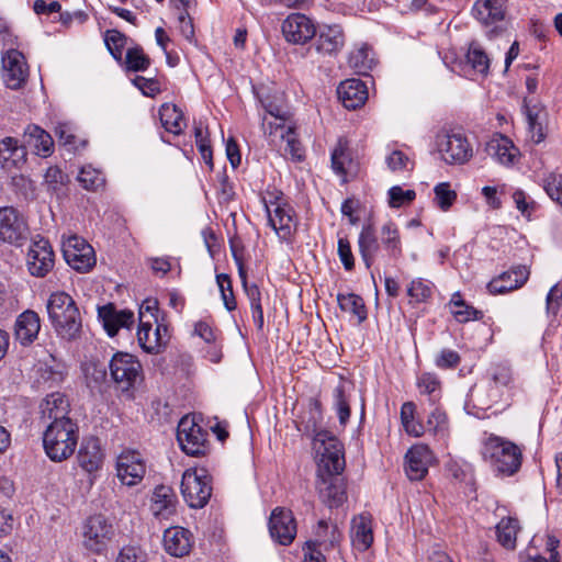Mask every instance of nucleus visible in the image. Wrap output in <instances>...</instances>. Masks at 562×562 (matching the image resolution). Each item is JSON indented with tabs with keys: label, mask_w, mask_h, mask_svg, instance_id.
<instances>
[{
	"label": "nucleus",
	"mask_w": 562,
	"mask_h": 562,
	"mask_svg": "<svg viewBox=\"0 0 562 562\" xmlns=\"http://www.w3.org/2000/svg\"><path fill=\"white\" fill-rule=\"evenodd\" d=\"M63 403L64 398L58 393L47 397V405L53 404L49 417L54 420L44 432L43 443L46 454L55 462L66 460L70 454V418L59 415V405Z\"/></svg>",
	"instance_id": "1"
},
{
	"label": "nucleus",
	"mask_w": 562,
	"mask_h": 562,
	"mask_svg": "<svg viewBox=\"0 0 562 562\" xmlns=\"http://www.w3.org/2000/svg\"><path fill=\"white\" fill-rule=\"evenodd\" d=\"M314 449L318 459V474L335 475L344 471L346 462L342 443L329 431L319 430L313 425Z\"/></svg>",
	"instance_id": "2"
},
{
	"label": "nucleus",
	"mask_w": 562,
	"mask_h": 562,
	"mask_svg": "<svg viewBox=\"0 0 562 562\" xmlns=\"http://www.w3.org/2000/svg\"><path fill=\"white\" fill-rule=\"evenodd\" d=\"M482 454L496 471L506 475H513L521 465L520 448L502 437L490 436L484 442Z\"/></svg>",
	"instance_id": "3"
},
{
	"label": "nucleus",
	"mask_w": 562,
	"mask_h": 562,
	"mask_svg": "<svg viewBox=\"0 0 562 562\" xmlns=\"http://www.w3.org/2000/svg\"><path fill=\"white\" fill-rule=\"evenodd\" d=\"M109 370L116 390L128 394L140 383L143 378L140 362L127 352H115L109 362Z\"/></svg>",
	"instance_id": "4"
},
{
	"label": "nucleus",
	"mask_w": 562,
	"mask_h": 562,
	"mask_svg": "<svg viewBox=\"0 0 562 562\" xmlns=\"http://www.w3.org/2000/svg\"><path fill=\"white\" fill-rule=\"evenodd\" d=\"M181 494L190 507H204L212 495L210 476L204 470L201 473L193 469L186 470L181 480Z\"/></svg>",
	"instance_id": "5"
},
{
	"label": "nucleus",
	"mask_w": 562,
	"mask_h": 562,
	"mask_svg": "<svg viewBox=\"0 0 562 562\" xmlns=\"http://www.w3.org/2000/svg\"><path fill=\"white\" fill-rule=\"evenodd\" d=\"M83 544L93 552H102L115 537L113 522L97 514L88 517L82 525Z\"/></svg>",
	"instance_id": "6"
},
{
	"label": "nucleus",
	"mask_w": 562,
	"mask_h": 562,
	"mask_svg": "<svg viewBox=\"0 0 562 562\" xmlns=\"http://www.w3.org/2000/svg\"><path fill=\"white\" fill-rule=\"evenodd\" d=\"M29 236V226L23 215L13 206L0 207V240L21 246Z\"/></svg>",
	"instance_id": "7"
},
{
	"label": "nucleus",
	"mask_w": 562,
	"mask_h": 562,
	"mask_svg": "<svg viewBox=\"0 0 562 562\" xmlns=\"http://www.w3.org/2000/svg\"><path fill=\"white\" fill-rule=\"evenodd\" d=\"M437 146L442 159L450 165L465 164L473 155L467 137L459 133L438 135Z\"/></svg>",
	"instance_id": "8"
},
{
	"label": "nucleus",
	"mask_w": 562,
	"mask_h": 562,
	"mask_svg": "<svg viewBox=\"0 0 562 562\" xmlns=\"http://www.w3.org/2000/svg\"><path fill=\"white\" fill-rule=\"evenodd\" d=\"M207 434L193 419L184 416L177 429V439L183 452L198 457L204 453Z\"/></svg>",
	"instance_id": "9"
},
{
	"label": "nucleus",
	"mask_w": 562,
	"mask_h": 562,
	"mask_svg": "<svg viewBox=\"0 0 562 562\" xmlns=\"http://www.w3.org/2000/svg\"><path fill=\"white\" fill-rule=\"evenodd\" d=\"M146 473V464L136 450H124L116 460V475L122 484L135 486L142 482Z\"/></svg>",
	"instance_id": "10"
},
{
	"label": "nucleus",
	"mask_w": 562,
	"mask_h": 562,
	"mask_svg": "<svg viewBox=\"0 0 562 562\" xmlns=\"http://www.w3.org/2000/svg\"><path fill=\"white\" fill-rule=\"evenodd\" d=\"M26 266L34 277H45L54 267V252L49 241L43 237L34 239L30 245Z\"/></svg>",
	"instance_id": "11"
},
{
	"label": "nucleus",
	"mask_w": 562,
	"mask_h": 562,
	"mask_svg": "<svg viewBox=\"0 0 562 562\" xmlns=\"http://www.w3.org/2000/svg\"><path fill=\"white\" fill-rule=\"evenodd\" d=\"M282 34L286 42L303 45L316 35L314 22L302 13H292L282 22Z\"/></svg>",
	"instance_id": "12"
},
{
	"label": "nucleus",
	"mask_w": 562,
	"mask_h": 562,
	"mask_svg": "<svg viewBox=\"0 0 562 562\" xmlns=\"http://www.w3.org/2000/svg\"><path fill=\"white\" fill-rule=\"evenodd\" d=\"M29 68L24 56L16 49L8 50L2 57V79L10 89H20L26 81Z\"/></svg>",
	"instance_id": "13"
},
{
	"label": "nucleus",
	"mask_w": 562,
	"mask_h": 562,
	"mask_svg": "<svg viewBox=\"0 0 562 562\" xmlns=\"http://www.w3.org/2000/svg\"><path fill=\"white\" fill-rule=\"evenodd\" d=\"M269 532L273 540L282 546H289L296 535V522L291 510L277 507L269 519Z\"/></svg>",
	"instance_id": "14"
},
{
	"label": "nucleus",
	"mask_w": 562,
	"mask_h": 562,
	"mask_svg": "<svg viewBox=\"0 0 562 562\" xmlns=\"http://www.w3.org/2000/svg\"><path fill=\"white\" fill-rule=\"evenodd\" d=\"M49 321L59 335H65L70 329V295L66 292L53 293L47 302Z\"/></svg>",
	"instance_id": "15"
},
{
	"label": "nucleus",
	"mask_w": 562,
	"mask_h": 562,
	"mask_svg": "<svg viewBox=\"0 0 562 562\" xmlns=\"http://www.w3.org/2000/svg\"><path fill=\"white\" fill-rule=\"evenodd\" d=\"M529 276V268L519 265L492 279L487 284V289L492 294H504L520 289L528 281Z\"/></svg>",
	"instance_id": "16"
},
{
	"label": "nucleus",
	"mask_w": 562,
	"mask_h": 562,
	"mask_svg": "<svg viewBox=\"0 0 562 562\" xmlns=\"http://www.w3.org/2000/svg\"><path fill=\"white\" fill-rule=\"evenodd\" d=\"M317 491L323 503L330 508L339 507L347 499L346 485L340 476L318 474Z\"/></svg>",
	"instance_id": "17"
},
{
	"label": "nucleus",
	"mask_w": 562,
	"mask_h": 562,
	"mask_svg": "<svg viewBox=\"0 0 562 562\" xmlns=\"http://www.w3.org/2000/svg\"><path fill=\"white\" fill-rule=\"evenodd\" d=\"M26 156L25 146L16 138L7 136L0 140V167L3 170L21 168L26 162Z\"/></svg>",
	"instance_id": "18"
},
{
	"label": "nucleus",
	"mask_w": 562,
	"mask_h": 562,
	"mask_svg": "<svg viewBox=\"0 0 562 562\" xmlns=\"http://www.w3.org/2000/svg\"><path fill=\"white\" fill-rule=\"evenodd\" d=\"M23 145L25 149L30 148L35 155L44 158L50 156L54 149L50 134L35 124H30L24 130Z\"/></svg>",
	"instance_id": "19"
},
{
	"label": "nucleus",
	"mask_w": 562,
	"mask_h": 562,
	"mask_svg": "<svg viewBox=\"0 0 562 562\" xmlns=\"http://www.w3.org/2000/svg\"><path fill=\"white\" fill-rule=\"evenodd\" d=\"M167 327L157 325L151 329L150 321L142 322L137 330V340L139 346L147 353H158L167 344Z\"/></svg>",
	"instance_id": "20"
},
{
	"label": "nucleus",
	"mask_w": 562,
	"mask_h": 562,
	"mask_svg": "<svg viewBox=\"0 0 562 562\" xmlns=\"http://www.w3.org/2000/svg\"><path fill=\"white\" fill-rule=\"evenodd\" d=\"M405 471L409 480L419 481L428 472V465L431 459V452L427 446L416 445L412 447L406 456Z\"/></svg>",
	"instance_id": "21"
},
{
	"label": "nucleus",
	"mask_w": 562,
	"mask_h": 562,
	"mask_svg": "<svg viewBox=\"0 0 562 562\" xmlns=\"http://www.w3.org/2000/svg\"><path fill=\"white\" fill-rule=\"evenodd\" d=\"M337 94L342 105L349 110H356L368 100L367 86L360 79H347L337 88Z\"/></svg>",
	"instance_id": "22"
},
{
	"label": "nucleus",
	"mask_w": 562,
	"mask_h": 562,
	"mask_svg": "<svg viewBox=\"0 0 562 562\" xmlns=\"http://www.w3.org/2000/svg\"><path fill=\"white\" fill-rule=\"evenodd\" d=\"M99 318L102 321L103 327L109 336L116 335L120 328L130 326L134 323V314L132 311H117L113 304H106L99 307Z\"/></svg>",
	"instance_id": "23"
},
{
	"label": "nucleus",
	"mask_w": 562,
	"mask_h": 562,
	"mask_svg": "<svg viewBox=\"0 0 562 562\" xmlns=\"http://www.w3.org/2000/svg\"><path fill=\"white\" fill-rule=\"evenodd\" d=\"M41 329V318L38 314L32 310L21 313L14 325L15 339L23 346L34 342Z\"/></svg>",
	"instance_id": "24"
},
{
	"label": "nucleus",
	"mask_w": 562,
	"mask_h": 562,
	"mask_svg": "<svg viewBox=\"0 0 562 562\" xmlns=\"http://www.w3.org/2000/svg\"><path fill=\"white\" fill-rule=\"evenodd\" d=\"M97 263L93 247L83 238L72 235V270L87 273Z\"/></svg>",
	"instance_id": "25"
},
{
	"label": "nucleus",
	"mask_w": 562,
	"mask_h": 562,
	"mask_svg": "<svg viewBox=\"0 0 562 562\" xmlns=\"http://www.w3.org/2000/svg\"><path fill=\"white\" fill-rule=\"evenodd\" d=\"M274 209L271 210L266 205L268 213V222L276 231L280 238L286 239L290 237L293 226V210L286 204L273 203Z\"/></svg>",
	"instance_id": "26"
},
{
	"label": "nucleus",
	"mask_w": 562,
	"mask_h": 562,
	"mask_svg": "<svg viewBox=\"0 0 562 562\" xmlns=\"http://www.w3.org/2000/svg\"><path fill=\"white\" fill-rule=\"evenodd\" d=\"M164 547L173 557H183L192 547L191 533L182 527L168 528L164 533Z\"/></svg>",
	"instance_id": "27"
},
{
	"label": "nucleus",
	"mask_w": 562,
	"mask_h": 562,
	"mask_svg": "<svg viewBox=\"0 0 562 562\" xmlns=\"http://www.w3.org/2000/svg\"><path fill=\"white\" fill-rule=\"evenodd\" d=\"M150 510L157 518L167 519L176 512V495L171 487L157 486L151 496Z\"/></svg>",
	"instance_id": "28"
},
{
	"label": "nucleus",
	"mask_w": 562,
	"mask_h": 562,
	"mask_svg": "<svg viewBox=\"0 0 562 562\" xmlns=\"http://www.w3.org/2000/svg\"><path fill=\"white\" fill-rule=\"evenodd\" d=\"M344 31L339 25H325L316 40V50L322 54H336L344 46Z\"/></svg>",
	"instance_id": "29"
},
{
	"label": "nucleus",
	"mask_w": 562,
	"mask_h": 562,
	"mask_svg": "<svg viewBox=\"0 0 562 562\" xmlns=\"http://www.w3.org/2000/svg\"><path fill=\"white\" fill-rule=\"evenodd\" d=\"M485 151L499 164L510 165L514 161L517 149L508 137L496 134L486 143Z\"/></svg>",
	"instance_id": "30"
},
{
	"label": "nucleus",
	"mask_w": 562,
	"mask_h": 562,
	"mask_svg": "<svg viewBox=\"0 0 562 562\" xmlns=\"http://www.w3.org/2000/svg\"><path fill=\"white\" fill-rule=\"evenodd\" d=\"M524 109L526 111L531 138L536 144H539L546 137L544 125L548 115L546 108L540 103L530 105L528 99L525 98Z\"/></svg>",
	"instance_id": "31"
},
{
	"label": "nucleus",
	"mask_w": 562,
	"mask_h": 562,
	"mask_svg": "<svg viewBox=\"0 0 562 562\" xmlns=\"http://www.w3.org/2000/svg\"><path fill=\"white\" fill-rule=\"evenodd\" d=\"M351 540L359 551L368 550L373 542L371 517L361 514L351 521Z\"/></svg>",
	"instance_id": "32"
},
{
	"label": "nucleus",
	"mask_w": 562,
	"mask_h": 562,
	"mask_svg": "<svg viewBox=\"0 0 562 562\" xmlns=\"http://www.w3.org/2000/svg\"><path fill=\"white\" fill-rule=\"evenodd\" d=\"M473 13L484 25L502 21L505 16V0H476Z\"/></svg>",
	"instance_id": "33"
},
{
	"label": "nucleus",
	"mask_w": 562,
	"mask_h": 562,
	"mask_svg": "<svg viewBox=\"0 0 562 562\" xmlns=\"http://www.w3.org/2000/svg\"><path fill=\"white\" fill-rule=\"evenodd\" d=\"M315 540L306 542L307 549L324 547L325 550L335 548L340 539L341 532L336 524L329 525L326 520L318 521L315 530Z\"/></svg>",
	"instance_id": "34"
},
{
	"label": "nucleus",
	"mask_w": 562,
	"mask_h": 562,
	"mask_svg": "<svg viewBox=\"0 0 562 562\" xmlns=\"http://www.w3.org/2000/svg\"><path fill=\"white\" fill-rule=\"evenodd\" d=\"M358 248L366 267L368 269L371 268L380 249L372 225H364L362 227L358 238Z\"/></svg>",
	"instance_id": "35"
},
{
	"label": "nucleus",
	"mask_w": 562,
	"mask_h": 562,
	"mask_svg": "<svg viewBox=\"0 0 562 562\" xmlns=\"http://www.w3.org/2000/svg\"><path fill=\"white\" fill-rule=\"evenodd\" d=\"M78 462L88 473L99 469L102 462V452L98 439L90 438L81 446L78 452Z\"/></svg>",
	"instance_id": "36"
},
{
	"label": "nucleus",
	"mask_w": 562,
	"mask_h": 562,
	"mask_svg": "<svg viewBox=\"0 0 562 562\" xmlns=\"http://www.w3.org/2000/svg\"><path fill=\"white\" fill-rule=\"evenodd\" d=\"M518 530L517 519L512 517L503 518L496 526L498 542L506 549H515Z\"/></svg>",
	"instance_id": "37"
},
{
	"label": "nucleus",
	"mask_w": 562,
	"mask_h": 562,
	"mask_svg": "<svg viewBox=\"0 0 562 562\" xmlns=\"http://www.w3.org/2000/svg\"><path fill=\"white\" fill-rule=\"evenodd\" d=\"M269 133H278L280 132V137L286 143L285 151L289 153L292 158L296 160H301L303 158V150L300 142L295 137V132L292 126H285L283 124H278L276 131H273V124L269 123Z\"/></svg>",
	"instance_id": "38"
},
{
	"label": "nucleus",
	"mask_w": 562,
	"mask_h": 562,
	"mask_svg": "<svg viewBox=\"0 0 562 562\" xmlns=\"http://www.w3.org/2000/svg\"><path fill=\"white\" fill-rule=\"evenodd\" d=\"M80 368L88 386L101 384L106 379V367L95 358L82 361Z\"/></svg>",
	"instance_id": "39"
},
{
	"label": "nucleus",
	"mask_w": 562,
	"mask_h": 562,
	"mask_svg": "<svg viewBox=\"0 0 562 562\" xmlns=\"http://www.w3.org/2000/svg\"><path fill=\"white\" fill-rule=\"evenodd\" d=\"M160 121L166 131L180 134L182 132V112L175 104H164L159 110Z\"/></svg>",
	"instance_id": "40"
},
{
	"label": "nucleus",
	"mask_w": 562,
	"mask_h": 562,
	"mask_svg": "<svg viewBox=\"0 0 562 562\" xmlns=\"http://www.w3.org/2000/svg\"><path fill=\"white\" fill-rule=\"evenodd\" d=\"M337 301L339 307L347 313H351L358 317L359 322H362L367 317L364 302L361 296L349 293V294H338Z\"/></svg>",
	"instance_id": "41"
},
{
	"label": "nucleus",
	"mask_w": 562,
	"mask_h": 562,
	"mask_svg": "<svg viewBox=\"0 0 562 562\" xmlns=\"http://www.w3.org/2000/svg\"><path fill=\"white\" fill-rule=\"evenodd\" d=\"M347 142L344 139H339L337 146L331 153V167L333 170L339 175L346 177L348 175L347 165H351V159L347 154Z\"/></svg>",
	"instance_id": "42"
},
{
	"label": "nucleus",
	"mask_w": 562,
	"mask_h": 562,
	"mask_svg": "<svg viewBox=\"0 0 562 562\" xmlns=\"http://www.w3.org/2000/svg\"><path fill=\"white\" fill-rule=\"evenodd\" d=\"M125 65L127 70L144 71L149 67L150 58L142 47L128 48L125 55Z\"/></svg>",
	"instance_id": "43"
},
{
	"label": "nucleus",
	"mask_w": 562,
	"mask_h": 562,
	"mask_svg": "<svg viewBox=\"0 0 562 562\" xmlns=\"http://www.w3.org/2000/svg\"><path fill=\"white\" fill-rule=\"evenodd\" d=\"M382 244L390 252V256L397 257L401 254L400 234L396 226L387 223L381 228Z\"/></svg>",
	"instance_id": "44"
},
{
	"label": "nucleus",
	"mask_w": 562,
	"mask_h": 562,
	"mask_svg": "<svg viewBox=\"0 0 562 562\" xmlns=\"http://www.w3.org/2000/svg\"><path fill=\"white\" fill-rule=\"evenodd\" d=\"M77 180L83 189L91 191H95L104 184L102 173L90 166L83 167L80 170Z\"/></svg>",
	"instance_id": "45"
},
{
	"label": "nucleus",
	"mask_w": 562,
	"mask_h": 562,
	"mask_svg": "<svg viewBox=\"0 0 562 562\" xmlns=\"http://www.w3.org/2000/svg\"><path fill=\"white\" fill-rule=\"evenodd\" d=\"M415 404L413 402H406L401 408V420L405 431L415 437L422 435L423 426L414 420Z\"/></svg>",
	"instance_id": "46"
},
{
	"label": "nucleus",
	"mask_w": 562,
	"mask_h": 562,
	"mask_svg": "<svg viewBox=\"0 0 562 562\" xmlns=\"http://www.w3.org/2000/svg\"><path fill=\"white\" fill-rule=\"evenodd\" d=\"M104 43L110 54L116 60H121L126 36L117 30H108L104 34Z\"/></svg>",
	"instance_id": "47"
},
{
	"label": "nucleus",
	"mask_w": 562,
	"mask_h": 562,
	"mask_svg": "<svg viewBox=\"0 0 562 562\" xmlns=\"http://www.w3.org/2000/svg\"><path fill=\"white\" fill-rule=\"evenodd\" d=\"M467 58L474 70L483 75L487 74L490 68V58L480 46L472 44L468 50Z\"/></svg>",
	"instance_id": "48"
},
{
	"label": "nucleus",
	"mask_w": 562,
	"mask_h": 562,
	"mask_svg": "<svg viewBox=\"0 0 562 562\" xmlns=\"http://www.w3.org/2000/svg\"><path fill=\"white\" fill-rule=\"evenodd\" d=\"M418 389L420 393L428 394L430 402L436 403L439 398L440 381L432 373H423L418 379Z\"/></svg>",
	"instance_id": "49"
},
{
	"label": "nucleus",
	"mask_w": 562,
	"mask_h": 562,
	"mask_svg": "<svg viewBox=\"0 0 562 562\" xmlns=\"http://www.w3.org/2000/svg\"><path fill=\"white\" fill-rule=\"evenodd\" d=\"M437 205L442 211H448L457 200V192L450 189L448 182H441L434 189Z\"/></svg>",
	"instance_id": "50"
},
{
	"label": "nucleus",
	"mask_w": 562,
	"mask_h": 562,
	"mask_svg": "<svg viewBox=\"0 0 562 562\" xmlns=\"http://www.w3.org/2000/svg\"><path fill=\"white\" fill-rule=\"evenodd\" d=\"M216 282L218 284L225 307L228 311L235 310L236 301L233 293L231 278L225 273H221L216 276Z\"/></svg>",
	"instance_id": "51"
},
{
	"label": "nucleus",
	"mask_w": 562,
	"mask_h": 562,
	"mask_svg": "<svg viewBox=\"0 0 562 562\" xmlns=\"http://www.w3.org/2000/svg\"><path fill=\"white\" fill-rule=\"evenodd\" d=\"M416 198L414 190H403L400 186H394L389 190V203L391 207H401L409 204Z\"/></svg>",
	"instance_id": "52"
},
{
	"label": "nucleus",
	"mask_w": 562,
	"mask_h": 562,
	"mask_svg": "<svg viewBox=\"0 0 562 562\" xmlns=\"http://www.w3.org/2000/svg\"><path fill=\"white\" fill-rule=\"evenodd\" d=\"M334 398H335V406L338 412L339 422L341 424H346L350 417V407H349V401L345 393L344 384H339L334 390Z\"/></svg>",
	"instance_id": "53"
},
{
	"label": "nucleus",
	"mask_w": 562,
	"mask_h": 562,
	"mask_svg": "<svg viewBox=\"0 0 562 562\" xmlns=\"http://www.w3.org/2000/svg\"><path fill=\"white\" fill-rule=\"evenodd\" d=\"M544 190L553 201L562 205V175H549L544 180Z\"/></svg>",
	"instance_id": "54"
},
{
	"label": "nucleus",
	"mask_w": 562,
	"mask_h": 562,
	"mask_svg": "<svg viewBox=\"0 0 562 562\" xmlns=\"http://www.w3.org/2000/svg\"><path fill=\"white\" fill-rule=\"evenodd\" d=\"M407 294L411 299H413L416 302H424L426 301L430 294L431 289L422 279H416L411 282V284L407 288Z\"/></svg>",
	"instance_id": "55"
},
{
	"label": "nucleus",
	"mask_w": 562,
	"mask_h": 562,
	"mask_svg": "<svg viewBox=\"0 0 562 562\" xmlns=\"http://www.w3.org/2000/svg\"><path fill=\"white\" fill-rule=\"evenodd\" d=\"M427 427L434 434L443 431L447 428V415L439 408H434L427 419Z\"/></svg>",
	"instance_id": "56"
},
{
	"label": "nucleus",
	"mask_w": 562,
	"mask_h": 562,
	"mask_svg": "<svg viewBox=\"0 0 562 562\" xmlns=\"http://www.w3.org/2000/svg\"><path fill=\"white\" fill-rule=\"evenodd\" d=\"M491 379L498 386H508L513 380L508 366L496 364L491 369Z\"/></svg>",
	"instance_id": "57"
},
{
	"label": "nucleus",
	"mask_w": 562,
	"mask_h": 562,
	"mask_svg": "<svg viewBox=\"0 0 562 562\" xmlns=\"http://www.w3.org/2000/svg\"><path fill=\"white\" fill-rule=\"evenodd\" d=\"M338 256L344 265V268L348 271L355 267V258L351 251L350 243L347 238H339L338 240Z\"/></svg>",
	"instance_id": "58"
},
{
	"label": "nucleus",
	"mask_w": 562,
	"mask_h": 562,
	"mask_svg": "<svg viewBox=\"0 0 562 562\" xmlns=\"http://www.w3.org/2000/svg\"><path fill=\"white\" fill-rule=\"evenodd\" d=\"M133 83L147 97H155L160 92V86L156 79L136 76Z\"/></svg>",
	"instance_id": "59"
},
{
	"label": "nucleus",
	"mask_w": 562,
	"mask_h": 562,
	"mask_svg": "<svg viewBox=\"0 0 562 562\" xmlns=\"http://www.w3.org/2000/svg\"><path fill=\"white\" fill-rule=\"evenodd\" d=\"M195 143L203 160L212 168L213 158L211 145L206 137L203 136L202 130L200 127L195 128Z\"/></svg>",
	"instance_id": "60"
},
{
	"label": "nucleus",
	"mask_w": 562,
	"mask_h": 562,
	"mask_svg": "<svg viewBox=\"0 0 562 562\" xmlns=\"http://www.w3.org/2000/svg\"><path fill=\"white\" fill-rule=\"evenodd\" d=\"M116 562H146V557L142 549L127 546L121 549Z\"/></svg>",
	"instance_id": "61"
},
{
	"label": "nucleus",
	"mask_w": 562,
	"mask_h": 562,
	"mask_svg": "<svg viewBox=\"0 0 562 562\" xmlns=\"http://www.w3.org/2000/svg\"><path fill=\"white\" fill-rule=\"evenodd\" d=\"M459 363V353L450 349H443L436 359V366L441 369H452Z\"/></svg>",
	"instance_id": "62"
},
{
	"label": "nucleus",
	"mask_w": 562,
	"mask_h": 562,
	"mask_svg": "<svg viewBox=\"0 0 562 562\" xmlns=\"http://www.w3.org/2000/svg\"><path fill=\"white\" fill-rule=\"evenodd\" d=\"M386 164L392 171H398L407 169L411 161L407 155H405L403 151L394 150L386 158Z\"/></svg>",
	"instance_id": "63"
},
{
	"label": "nucleus",
	"mask_w": 562,
	"mask_h": 562,
	"mask_svg": "<svg viewBox=\"0 0 562 562\" xmlns=\"http://www.w3.org/2000/svg\"><path fill=\"white\" fill-rule=\"evenodd\" d=\"M452 313L454 317L461 323L469 322L472 319H479L483 316L482 312L467 304H464V306L462 307L453 308Z\"/></svg>",
	"instance_id": "64"
}]
</instances>
